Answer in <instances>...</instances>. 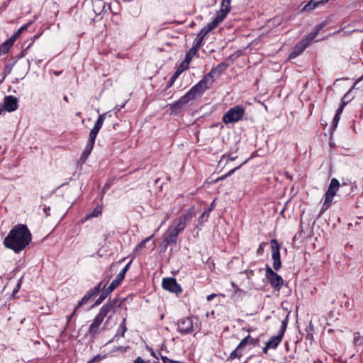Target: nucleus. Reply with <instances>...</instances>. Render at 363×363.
Wrapping results in <instances>:
<instances>
[{"label":"nucleus","mask_w":363,"mask_h":363,"mask_svg":"<svg viewBox=\"0 0 363 363\" xmlns=\"http://www.w3.org/2000/svg\"><path fill=\"white\" fill-rule=\"evenodd\" d=\"M328 0H311L309 3H308L303 8V11H310L315 8H317L319 5L323 4L326 3Z\"/></svg>","instance_id":"18"},{"label":"nucleus","mask_w":363,"mask_h":363,"mask_svg":"<svg viewBox=\"0 0 363 363\" xmlns=\"http://www.w3.org/2000/svg\"><path fill=\"white\" fill-rule=\"evenodd\" d=\"M220 23L215 18L208 23H207L206 26L203 27V28L207 31L210 32L213 29H214Z\"/></svg>","instance_id":"28"},{"label":"nucleus","mask_w":363,"mask_h":363,"mask_svg":"<svg viewBox=\"0 0 363 363\" xmlns=\"http://www.w3.org/2000/svg\"><path fill=\"white\" fill-rule=\"evenodd\" d=\"M344 108H345L344 106L340 105L339 106V108L337 109L335 114L341 116V114H342V113L343 111Z\"/></svg>","instance_id":"49"},{"label":"nucleus","mask_w":363,"mask_h":363,"mask_svg":"<svg viewBox=\"0 0 363 363\" xmlns=\"http://www.w3.org/2000/svg\"><path fill=\"white\" fill-rule=\"evenodd\" d=\"M131 262H132V260L130 261L123 267V269L118 273L116 278L111 283L109 286L102 291L100 296L96 301L94 306L100 305L105 300V298L108 296V294H111L116 287H118L120 285L121 281L125 278V274L128 272V270L129 269Z\"/></svg>","instance_id":"3"},{"label":"nucleus","mask_w":363,"mask_h":363,"mask_svg":"<svg viewBox=\"0 0 363 363\" xmlns=\"http://www.w3.org/2000/svg\"><path fill=\"white\" fill-rule=\"evenodd\" d=\"M208 33L203 28L200 30V32L197 34V36L194 41V44L196 45V47H201L203 43V40L206 35Z\"/></svg>","instance_id":"22"},{"label":"nucleus","mask_w":363,"mask_h":363,"mask_svg":"<svg viewBox=\"0 0 363 363\" xmlns=\"http://www.w3.org/2000/svg\"><path fill=\"white\" fill-rule=\"evenodd\" d=\"M227 67H228V65L226 63L221 62L219 65H218L216 67H214V69H216L217 75H219L224 70H225L227 69Z\"/></svg>","instance_id":"35"},{"label":"nucleus","mask_w":363,"mask_h":363,"mask_svg":"<svg viewBox=\"0 0 363 363\" xmlns=\"http://www.w3.org/2000/svg\"><path fill=\"white\" fill-rule=\"evenodd\" d=\"M247 160H246L245 162H243L240 165H239L238 167H235L233 169H232L231 170H230L226 174L219 177L217 179L216 181H220V180H223L224 179H225L226 177L230 176L231 174H233L237 169H238L243 164H245L247 162Z\"/></svg>","instance_id":"31"},{"label":"nucleus","mask_w":363,"mask_h":363,"mask_svg":"<svg viewBox=\"0 0 363 363\" xmlns=\"http://www.w3.org/2000/svg\"><path fill=\"white\" fill-rule=\"evenodd\" d=\"M199 48L200 47H196V45L194 44L193 47L186 53L185 59L182 62V65L186 64L185 68H187L192 58L198 54V50Z\"/></svg>","instance_id":"16"},{"label":"nucleus","mask_w":363,"mask_h":363,"mask_svg":"<svg viewBox=\"0 0 363 363\" xmlns=\"http://www.w3.org/2000/svg\"><path fill=\"white\" fill-rule=\"evenodd\" d=\"M31 23H32L30 22L26 25H23L17 30V32L21 34L23 30H26Z\"/></svg>","instance_id":"46"},{"label":"nucleus","mask_w":363,"mask_h":363,"mask_svg":"<svg viewBox=\"0 0 363 363\" xmlns=\"http://www.w3.org/2000/svg\"><path fill=\"white\" fill-rule=\"evenodd\" d=\"M133 363H145V362L140 357H138Z\"/></svg>","instance_id":"52"},{"label":"nucleus","mask_w":363,"mask_h":363,"mask_svg":"<svg viewBox=\"0 0 363 363\" xmlns=\"http://www.w3.org/2000/svg\"><path fill=\"white\" fill-rule=\"evenodd\" d=\"M3 107L5 111L12 112L18 108V100L13 96H6L4 99Z\"/></svg>","instance_id":"15"},{"label":"nucleus","mask_w":363,"mask_h":363,"mask_svg":"<svg viewBox=\"0 0 363 363\" xmlns=\"http://www.w3.org/2000/svg\"><path fill=\"white\" fill-rule=\"evenodd\" d=\"M217 296V294H211L210 295H208L207 297H206V299L208 301H212L216 296Z\"/></svg>","instance_id":"51"},{"label":"nucleus","mask_w":363,"mask_h":363,"mask_svg":"<svg viewBox=\"0 0 363 363\" xmlns=\"http://www.w3.org/2000/svg\"><path fill=\"white\" fill-rule=\"evenodd\" d=\"M17 38H16V36L14 35V34L10 38H9L8 40H6L7 41H10L11 42V44L13 45L14 42L16 40Z\"/></svg>","instance_id":"53"},{"label":"nucleus","mask_w":363,"mask_h":363,"mask_svg":"<svg viewBox=\"0 0 363 363\" xmlns=\"http://www.w3.org/2000/svg\"><path fill=\"white\" fill-rule=\"evenodd\" d=\"M280 246L276 239L271 240L272 257L273 259V268L278 271L281 267V256L279 251Z\"/></svg>","instance_id":"11"},{"label":"nucleus","mask_w":363,"mask_h":363,"mask_svg":"<svg viewBox=\"0 0 363 363\" xmlns=\"http://www.w3.org/2000/svg\"><path fill=\"white\" fill-rule=\"evenodd\" d=\"M106 188H108V185L106 184L104 186V191L105 190Z\"/></svg>","instance_id":"64"},{"label":"nucleus","mask_w":363,"mask_h":363,"mask_svg":"<svg viewBox=\"0 0 363 363\" xmlns=\"http://www.w3.org/2000/svg\"><path fill=\"white\" fill-rule=\"evenodd\" d=\"M340 120V116L335 114L333 119L332 125L330 126V129L332 130H334L336 129Z\"/></svg>","instance_id":"37"},{"label":"nucleus","mask_w":363,"mask_h":363,"mask_svg":"<svg viewBox=\"0 0 363 363\" xmlns=\"http://www.w3.org/2000/svg\"><path fill=\"white\" fill-rule=\"evenodd\" d=\"M106 357V354L101 355L97 354L91 360H89L87 363H95L96 362L101 361Z\"/></svg>","instance_id":"39"},{"label":"nucleus","mask_w":363,"mask_h":363,"mask_svg":"<svg viewBox=\"0 0 363 363\" xmlns=\"http://www.w3.org/2000/svg\"><path fill=\"white\" fill-rule=\"evenodd\" d=\"M245 109L240 106H235L230 108L223 116V121L225 124L238 122L242 119Z\"/></svg>","instance_id":"8"},{"label":"nucleus","mask_w":363,"mask_h":363,"mask_svg":"<svg viewBox=\"0 0 363 363\" xmlns=\"http://www.w3.org/2000/svg\"><path fill=\"white\" fill-rule=\"evenodd\" d=\"M217 74L216 69L213 68L203 78L193 87L202 96L205 91L210 87L213 82V76Z\"/></svg>","instance_id":"9"},{"label":"nucleus","mask_w":363,"mask_h":363,"mask_svg":"<svg viewBox=\"0 0 363 363\" xmlns=\"http://www.w3.org/2000/svg\"><path fill=\"white\" fill-rule=\"evenodd\" d=\"M230 3H231V0H223L220 4V6H221V7H225L230 10Z\"/></svg>","instance_id":"43"},{"label":"nucleus","mask_w":363,"mask_h":363,"mask_svg":"<svg viewBox=\"0 0 363 363\" xmlns=\"http://www.w3.org/2000/svg\"><path fill=\"white\" fill-rule=\"evenodd\" d=\"M60 73H61L60 72H55V74H56V75H59Z\"/></svg>","instance_id":"63"},{"label":"nucleus","mask_w":363,"mask_h":363,"mask_svg":"<svg viewBox=\"0 0 363 363\" xmlns=\"http://www.w3.org/2000/svg\"><path fill=\"white\" fill-rule=\"evenodd\" d=\"M283 336L278 334L272 337L267 342V348L276 349L282 340Z\"/></svg>","instance_id":"17"},{"label":"nucleus","mask_w":363,"mask_h":363,"mask_svg":"<svg viewBox=\"0 0 363 363\" xmlns=\"http://www.w3.org/2000/svg\"><path fill=\"white\" fill-rule=\"evenodd\" d=\"M161 359L163 363H184V362H179V361H174L172 359H169L166 356L161 355Z\"/></svg>","instance_id":"40"},{"label":"nucleus","mask_w":363,"mask_h":363,"mask_svg":"<svg viewBox=\"0 0 363 363\" xmlns=\"http://www.w3.org/2000/svg\"><path fill=\"white\" fill-rule=\"evenodd\" d=\"M146 349L150 352L151 356L156 358L157 360H159L158 357L157 356L156 353L154 352L153 349L148 345H146Z\"/></svg>","instance_id":"44"},{"label":"nucleus","mask_w":363,"mask_h":363,"mask_svg":"<svg viewBox=\"0 0 363 363\" xmlns=\"http://www.w3.org/2000/svg\"><path fill=\"white\" fill-rule=\"evenodd\" d=\"M287 323H288V317L286 316L281 322V328L279 329L278 334L281 335V336H284V334L286 327H287Z\"/></svg>","instance_id":"34"},{"label":"nucleus","mask_w":363,"mask_h":363,"mask_svg":"<svg viewBox=\"0 0 363 363\" xmlns=\"http://www.w3.org/2000/svg\"><path fill=\"white\" fill-rule=\"evenodd\" d=\"M353 342L355 346H360L363 345V335H362L359 332L353 333Z\"/></svg>","instance_id":"26"},{"label":"nucleus","mask_w":363,"mask_h":363,"mask_svg":"<svg viewBox=\"0 0 363 363\" xmlns=\"http://www.w3.org/2000/svg\"><path fill=\"white\" fill-rule=\"evenodd\" d=\"M127 350V347H122V346H118V347H115L112 352H117V351H122V352H125Z\"/></svg>","instance_id":"47"},{"label":"nucleus","mask_w":363,"mask_h":363,"mask_svg":"<svg viewBox=\"0 0 363 363\" xmlns=\"http://www.w3.org/2000/svg\"><path fill=\"white\" fill-rule=\"evenodd\" d=\"M196 214L193 209H189L184 213L174 219L169 227L177 233H181L186 227V225Z\"/></svg>","instance_id":"5"},{"label":"nucleus","mask_w":363,"mask_h":363,"mask_svg":"<svg viewBox=\"0 0 363 363\" xmlns=\"http://www.w3.org/2000/svg\"><path fill=\"white\" fill-rule=\"evenodd\" d=\"M98 133L99 132L91 129L90 133H89V138H88V140H87V143L94 145L95 140L96 138Z\"/></svg>","instance_id":"30"},{"label":"nucleus","mask_w":363,"mask_h":363,"mask_svg":"<svg viewBox=\"0 0 363 363\" xmlns=\"http://www.w3.org/2000/svg\"><path fill=\"white\" fill-rule=\"evenodd\" d=\"M77 311H75V309L74 310V311L72 313V314H70L68 317H67V322L69 323L71 319L72 318V317L74 315L75 313H76Z\"/></svg>","instance_id":"57"},{"label":"nucleus","mask_w":363,"mask_h":363,"mask_svg":"<svg viewBox=\"0 0 363 363\" xmlns=\"http://www.w3.org/2000/svg\"><path fill=\"white\" fill-rule=\"evenodd\" d=\"M108 310L107 306H103L99 313L94 318L92 323L90 325L88 333L94 339L100 333V326L103 323L104 318L107 316V311Z\"/></svg>","instance_id":"6"},{"label":"nucleus","mask_w":363,"mask_h":363,"mask_svg":"<svg viewBox=\"0 0 363 363\" xmlns=\"http://www.w3.org/2000/svg\"><path fill=\"white\" fill-rule=\"evenodd\" d=\"M340 187V184L336 178H333L330 181V184L328 186V190L325 194V201L322 206L320 213H323L325 210L329 208L333 202V199Z\"/></svg>","instance_id":"7"},{"label":"nucleus","mask_w":363,"mask_h":363,"mask_svg":"<svg viewBox=\"0 0 363 363\" xmlns=\"http://www.w3.org/2000/svg\"><path fill=\"white\" fill-rule=\"evenodd\" d=\"M349 92L347 93L346 94H345V96H343V98L342 99V101H341V104L340 105L342 106H345L347 105V104L348 103V101H346V98L348 95Z\"/></svg>","instance_id":"48"},{"label":"nucleus","mask_w":363,"mask_h":363,"mask_svg":"<svg viewBox=\"0 0 363 363\" xmlns=\"http://www.w3.org/2000/svg\"><path fill=\"white\" fill-rule=\"evenodd\" d=\"M104 120H105V114L100 115L98 117V118L94 124V126L93 127L92 129L99 132L103 125Z\"/></svg>","instance_id":"25"},{"label":"nucleus","mask_w":363,"mask_h":363,"mask_svg":"<svg viewBox=\"0 0 363 363\" xmlns=\"http://www.w3.org/2000/svg\"><path fill=\"white\" fill-rule=\"evenodd\" d=\"M179 234L172 229L169 226L162 236V246L165 250L169 245H176L177 238Z\"/></svg>","instance_id":"12"},{"label":"nucleus","mask_w":363,"mask_h":363,"mask_svg":"<svg viewBox=\"0 0 363 363\" xmlns=\"http://www.w3.org/2000/svg\"><path fill=\"white\" fill-rule=\"evenodd\" d=\"M21 34L18 33L17 31L14 33V35L16 36V38H18V36L20 35Z\"/></svg>","instance_id":"62"},{"label":"nucleus","mask_w":363,"mask_h":363,"mask_svg":"<svg viewBox=\"0 0 363 363\" xmlns=\"http://www.w3.org/2000/svg\"><path fill=\"white\" fill-rule=\"evenodd\" d=\"M266 278L269 280L272 288L277 291H279L284 284L282 277L274 272L270 267L266 266Z\"/></svg>","instance_id":"10"},{"label":"nucleus","mask_w":363,"mask_h":363,"mask_svg":"<svg viewBox=\"0 0 363 363\" xmlns=\"http://www.w3.org/2000/svg\"><path fill=\"white\" fill-rule=\"evenodd\" d=\"M214 206V201L211 203V205L209 208H208L205 211L209 215L211 211L213 210Z\"/></svg>","instance_id":"54"},{"label":"nucleus","mask_w":363,"mask_h":363,"mask_svg":"<svg viewBox=\"0 0 363 363\" xmlns=\"http://www.w3.org/2000/svg\"><path fill=\"white\" fill-rule=\"evenodd\" d=\"M267 245V243L263 242L262 243L259 244L257 250V254L258 255H262L264 252V249L265 247V246Z\"/></svg>","instance_id":"41"},{"label":"nucleus","mask_w":363,"mask_h":363,"mask_svg":"<svg viewBox=\"0 0 363 363\" xmlns=\"http://www.w3.org/2000/svg\"><path fill=\"white\" fill-rule=\"evenodd\" d=\"M121 303L122 301L119 300L118 298L109 299L108 301L104 305L108 306V310L107 311V315L113 309L114 307H120Z\"/></svg>","instance_id":"20"},{"label":"nucleus","mask_w":363,"mask_h":363,"mask_svg":"<svg viewBox=\"0 0 363 363\" xmlns=\"http://www.w3.org/2000/svg\"><path fill=\"white\" fill-rule=\"evenodd\" d=\"M269 349V348H267V345H265V347L262 349V351L264 354H267Z\"/></svg>","instance_id":"60"},{"label":"nucleus","mask_w":363,"mask_h":363,"mask_svg":"<svg viewBox=\"0 0 363 363\" xmlns=\"http://www.w3.org/2000/svg\"><path fill=\"white\" fill-rule=\"evenodd\" d=\"M32 235L24 224L16 225L4 240L6 247L19 253L31 242Z\"/></svg>","instance_id":"1"},{"label":"nucleus","mask_w":363,"mask_h":363,"mask_svg":"<svg viewBox=\"0 0 363 363\" xmlns=\"http://www.w3.org/2000/svg\"><path fill=\"white\" fill-rule=\"evenodd\" d=\"M323 25H318L313 31L310 33L308 36L298 43L294 48L293 51L289 55L290 58H296L297 56L301 55L303 50L310 45L311 42L313 40L318 32L323 28Z\"/></svg>","instance_id":"4"},{"label":"nucleus","mask_w":363,"mask_h":363,"mask_svg":"<svg viewBox=\"0 0 363 363\" xmlns=\"http://www.w3.org/2000/svg\"><path fill=\"white\" fill-rule=\"evenodd\" d=\"M20 286H21V283L18 282L17 286H16V289L13 290V294H15V293L18 292Z\"/></svg>","instance_id":"59"},{"label":"nucleus","mask_w":363,"mask_h":363,"mask_svg":"<svg viewBox=\"0 0 363 363\" xmlns=\"http://www.w3.org/2000/svg\"><path fill=\"white\" fill-rule=\"evenodd\" d=\"M178 330L182 335L191 333L194 331V325L191 318H184L178 321Z\"/></svg>","instance_id":"14"},{"label":"nucleus","mask_w":363,"mask_h":363,"mask_svg":"<svg viewBox=\"0 0 363 363\" xmlns=\"http://www.w3.org/2000/svg\"><path fill=\"white\" fill-rule=\"evenodd\" d=\"M127 330V328L125 326V319L124 318L122 321V323L120 324V326L117 330V333L114 336V338H116V337H123L124 336V334L126 332Z\"/></svg>","instance_id":"24"},{"label":"nucleus","mask_w":363,"mask_h":363,"mask_svg":"<svg viewBox=\"0 0 363 363\" xmlns=\"http://www.w3.org/2000/svg\"><path fill=\"white\" fill-rule=\"evenodd\" d=\"M247 344H254V339L249 335L243 338L238 345L239 347L244 348Z\"/></svg>","instance_id":"27"},{"label":"nucleus","mask_w":363,"mask_h":363,"mask_svg":"<svg viewBox=\"0 0 363 363\" xmlns=\"http://www.w3.org/2000/svg\"><path fill=\"white\" fill-rule=\"evenodd\" d=\"M155 236V234H152L149 237H147L145 239H144L143 241L144 243L146 244V242H147L148 241H150V240H152V238Z\"/></svg>","instance_id":"56"},{"label":"nucleus","mask_w":363,"mask_h":363,"mask_svg":"<svg viewBox=\"0 0 363 363\" xmlns=\"http://www.w3.org/2000/svg\"><path fill=\"white\" fill-rule=\"evenodd\" d=\"M180 74V72L179 71H176L174 74L172 76V77L170 78L169 82H168V84H167V87H170L172 86V84L174 83L175 80L177 79V77H179Z\"/></svg>","instance_id":"38"},{"label":"nucleus","mask_w":363,"mask_h":363,"mask_svg":"<svg viewBox=\"0 0 363 363\" xmlns=\"http://www.w3.org/2000/svg\"><path fill=\"white\" fill-rule=\"evenodd\" d=\"M50 211V207L45 206L43 208V212L45 213L46 216H49V211Z\"/></svg>","instance_id":"50"},{"label":"nucleus","mask_w":363,"mask_h":363,"mask_svg":"<svg viewBox=\"0 0 363 363\" xmlns=\"http://www.w3.org/2000/svg\"><path fill=\"white\" fill-rule=\"evenodd\" d=\"M230 9H227L225 7H221L219 9V11H217L215 18L219 22H222L225 18L226 17L227 14L230 12Z\"/></svg>","instance_id":"21"},{"label":"nucleus","mask_w":363,"mask_h":363,"mask_svg":"<svg viewBox=\"0 0 363 363\" xmlns=\"http://www.w3.org/2000/svg\"><path fill=\"white\" fill-rule=\"evenodd\" d=\"M162 286L164 289L172 292L175 293L176 294H181L182 290L180 285L177 282L176 279L170 277V278H164L162 279Z\"/></svg>","instance_id":"13"},{"label":"nucleus","mask_w":363,"mask_h":363,"mask_svg":"<svg viewBox=\"0 0 363 363\" xmlns=\"http://www.w3.org/2000/svg\"><path fill=\"white\" fill-rule=\"evenodd\" d=\"M208 216H209V215L206 211H204L201 215V216L199 218V220H198L199 223L196 225V228L199 227V225H202L204 222L207 221Z\"/></svg>","instance_id":"36"},{"label":"nucleus","mask_w":363,"mask_h":363,"mask_svg":"<svg viewBox=\"0 0 363 363\" xmlns=\"http://www.w3.org/2000/svg\"><path fill=\"white\" fill-rule=\"evenodd\" d=\"M125 104V103L123 104H119V106H116L115 107V109H116L117 111H120L121 108H124Z\"/></svg>","instance_id":"58"},{"label":"nucleus","mask_w":363,"mask_h":363,"mask_svg":"<svg viewBox=\"0 0 363 363\" xmlns=\"http://www.w3.org/2000/svg\"><path fill=\"white\" fill-rule=\"evenodd\" d=\"M94 145H92V144H89V143H86V147L84 149L83 152H82V154L80 157V162L82 163H84L85 161L86 160V159L88 158V157L89 156V155L91 154L93 148H94Z\"/></svg>","instance_id":"19"},{"label":"nucleus","mask_w":363,"mask_h":363,"mask_svg":"<svg viewBox=\"0 0 363 363\" xmlns=\"http://www.w3.org/2000/svg\"><path fill=\"white\" fill-rule=\"evenodd\" d=\"M102 282L99 283L95 287L89 291L87 293L92 297L95 295H97L101 289Z\"/></svg>","instance_id":"32"},{"label":"nucleus","mask_w":363,"mask_h":363,"mask_svg":"<svg viewBox=\"0 0 363 363\" xmlns=\"http://www.w3.org/2000/svg\"><path fill=\"white\" fill-rule=\"evenodd\" d=\"M242 347H239V345L230 354L229 357L227 359V361L233 360L235 359H240L242 356Z\"/></svg>","instance_id":"23"},{"label":"nucleus","mask_w":363,"mask_h":363,"mask_svg":"<svg viewBox=\"0 0 363 363\" xmlns=\"http://www.w3.org/2000/svg\"><path fill=\"white\" fill-rule=\"evenodd\" d=\"M145 246V243L143 242V241L142 240L135 248V251L137 252V251H140L142 249H143Z\"/></svg>","instance_id":"45"},{"label":"nucleus","mask_w":363,"mask_h":363,"mask_svg":"<svg viewBox=\"0 0 363 363\" xmlns=\"http://www.w3.org/2000/svg\"><path fill=\"white\" fill-rule=\"evenodd\" d=\"M220 23L215 18L208 23H207L206 26L203 27V28L207 31L210 32L213 29H214Z\"/></svg>","instance_id":"29"},{"label":"nucleus","mask_w":363,"mask_h":363,"mask_svg":"<svg viewBox=\"0 0 363 363\" xmlns=\"http://www.w3.org/2000/svg\"><path fill=\"white\" fill-rule=\"evenodd\" d=\"M91 298V296L88 293L86 295H84L81 299V301L78 303L77 306L75 307V311H77L84 304L86 303Z\"/></svg>","instance_id":"33"},{"label":"nucleus","mask_w":363,"mask_h":363,"mask_svg":"<svg viewBox=\"0 0 363 363\" xmlns=\"http://www.w3.org/2000/svg\"><path fill=\"white\" fill-rule=\"evenodd\" d=\"M201 95L192 86L184 96L179 99L169 104L172 113L177 114L180 113L184 106L191 100L201 97Z\"/></svg>","instance_id":"2"},{"label":"nucleus","mask_w":363,"mask_h":363,"mask_svg":"<svg viewBox=\"0 0 363 363\" xmlns=\"http://www.w3.org/2000/svg\"><path fill=\"white\" fill-rule=\"evenodd\" d=\"M101 213V208L100 207H96L89 215V217H97L99 214Z\"/></svg>","instance_id":"42"},{"label":"nucleus","mask_w":363,"mask_h":363,"mask_svg":"<svg viewBox=\"0 0 363 363\" xmlns=\"http://www.w3.org/2000/svg\"><path fill=\"white\" fill-rule=\"evenodd\" d=\"M237 158V156L234 155L232 152H230L228 155V160L230 161H233Z\"/></svg>","instance_id":"55"},{"label":"nucleus","mask_w":363,"mask_h":363,"mask_svg":"<svg viewBox=\"0 0 363 363\" xmlns=\"http://www.w3.org/2000/svg\"><path fill=\"white\" fill-rule=\"evenodd\" d=\"M5 111L3 106L2 105H0V116L1 115V113H3V111Z\"/></svg>","instance_id":"61"}]
</instances>
